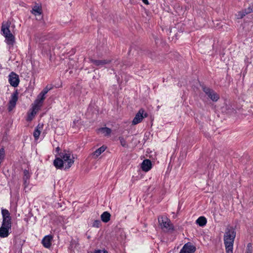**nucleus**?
I'll return each mask as SVG.
<instances>
[{
    "mask_svg": "<svg viewBox=\"0 0 253 253\" xmlns=\"http://www.w3.org/2000/svg\"><path fill=\"white\" fill-rule=\"evenodd\" d=\"M119 139L120 141L121 145L125 147V148H127L128 147V144H127V142L126 140V139L122 136H120L119 137Z\"/></svg>",
    "mask_w": 253,
    "mask_h": 253,
    "instance_id": "nucleus-28",
    "label": "nucleus"
},
{
    "mask_svg": "<svg viewBox=\"0 0 253 253\" xmlns=\"http://www.w3.org/2000/svg\"><path fill=\"white\" fill-rule=\"evenodd\" d=\"M236 235V231L232 227L226 228L223 239L226 253H233V244Z\"/></svg>",
    "mask_w": 253,
    "mask_h": 253,
    "instance_id": "nucleus-1",
    "label": "nucleus"
},
{
    "mask_svg": "<svg viewBox=\"0 0 253 253\" xmlns=\"http://www.w3.org/2000/svg\"><path fill=\"white\" fill-rule=\"evenodd\" d=\"M142 116L143 117V118H146L148 117V114L147 113H145V112L143 113V114H142Z\"/></svg>",
    "mask_w": 253,
    "mask_h": 253,
    "instance_id": "nucleus-35",
    "label": "nucleus"
},
{
    "mask_svg": "<svg viewBox=\"0 0 253 253\" xmlns=\"http://www.w3.org/2000/svg\"><path fill=\"white\" fill-rule=\"evenodd\" d=\"M111 214L108 211H104L101 215L102 221L105 223L108 222L110 220Z\"/></svg>",
    "mask_w": 253,
    "mask_h": 253,
    "instance_id": "nucleus-18",
    "label": "nucleus"
},
{
    "mask_svg": "<svg viewBox=\"0 0 253 253\" xmlns=\"http://www.w3.org/2000/svg\"><path fill=\"white\" fill-rule=\"evenodd\" d=\"M11 228L1 225L0 227V237L6 238L9 235V230Z\"/></svg>",
    "mask_w": 253,
    "mask_h": 253,
    "instance_id": "nucleus-11",
    "label": "nucleus"
},
{
    "mask_svg": "<svg viewBox=\"0 0 253 253\" xmlns=\"http://www.w3.org/2000/svg\"><path fill=\"white\" fill-rule=\"evenodd\" d=\"M60 150V149L59 147H57L56 148V151L58 153H59V151Z\"/></svg>",
    "mask_w": 253,
    "mask_h": 253,
    "instance_id": "nucleus-36",
    "label": "nucleus"
},
{
    "mask_svg": "<svg viewBox=\"0 0 253 253\" xmlns=\"http://www.w3.org/2000/svg\"><path fill=\"white\" fill-rule=\"evenodd\" d=\"M53 165L57 169H62L64 167V164L61 158H56L53 161Z\"/></svg>",
    "mask_w": 253,
    "mask_h": 253,
    "instance_id": "nucleus-15",
    "label": "nucleus"
},
{
    "mask_svg": "<svg viewBox=\"0 0 253 253\" xmlns=\"http://www.w3.org/2000/svg\"><path fill=\"white\" fill-rule=\"evenodd\" d=\"M152 168L151 161L149 159L144 160L141 164V169L144 171H149Z\"/></svg>",
    "mask_w": 253,
    "mask_h": 253,
    "instance_id": "nucleus-13",
    "label": "nucleus"
},
{
    "mask_svg": "<svg viewBox=\"0 0 253 253\" xmlns=\"http://www.w3.org/2000/svg\"><path fill=\"white\" fill-rule=\"evenodd\" d=\"M93 253H108V252L105 250H95Z\"/></svg>",
    "mask_w": 253,
    "mask_h": 253,
    "instance_id": "nucleus-32",
    "label": "nucleus"
},
{
    "mask_svg": "<svg viewBox=\"0 0 253 253\" xmlns=\"http://www.w3.org/2000/svg\"><path fill=\"white\" fill-rule=\"evenodd\" d=\"M195 251L196 247L191 243L188 242L183 246L179 253H193Z\"/></svg>",
    "mask_w": 253,
    "mask_h": 253,
    "instance_id": "nucleus-7",
    "label": "nucleus"
},
{
    "mask_svg": "<svg viewBox=\"0 0 253 253\" xmlns=\"http://www.w3.org/2000/svg\"><path fill=\"white\" fill-rule=\"evenodd\" d=\"M253 252V247L251 243H248L247 246V249L246 253H252Z\"/></svg>",
    "mask_w": 253,
    "mask_h": 253,
    "instance_id": "nucleus-29",
    "label": "nucleus"
},
{
    "mask_svg": "<svg viewBox=\"0 0 253 253\" xmlns=\"http://www.w3.org/2000/svg\"><path fill=\"white\" fill-rule=\"evenodd\" d=\"M52 88V87H48V85H47L45 88H44V89L42 91V92L46 94Z\"/></svg>",
    "mask_w": 253,
    "mask_h": 253,
    "instance_id": "nucleus-31",
    "label": "nucleus"
},
{
    "mask_svg": "<svg viewBox=\"0 0 253 253\" xmlns=\"http://www.w3.org/2000/svg\"><path fill=\"white\" fill-rule=\"evenodd\" d=\"M196 222L200 226L203 227L206 224L207 220L205 217L200 216L196 220Z\"/></svg>",
    "mask_w": 253,
    "mask_h": 253,
    "instance_id": "nucleus-19",
    "label": "nucleus"
},
{
    "mask_svg": "<svg viewBox=\"0 0 253 253\" xmlns=\"http://www.w3.org/2000/svg\"><path fill=\"white\" fill-rule=\"evenodd\" d=\"M18 98V92L17 90L14 91L11 95V98L8 102V110L11 111L15 107Z\"/></svg>",
    "mask_w": 253,
    "mask_h": 253,
    "instance_id": "nucleus-5",
    "label": "nucleus"
},
{
    "mask_svg": "<svg viewBox=\"0 0 253 253\" xmlns=\"http://www.w3.org/2000/svg\"><path fill=\"white\" fill-rule=\"evenodd\" d=\"M248 9H250V11L251 12H253V2L251 4V5L248 7Z\"/></svg>",
    "mask_w": 253,
    "mask_h": 253,
    "instance_id": "nucleus-33",
    "label": "nucleus"
},
{
    "mask_svg": "<svg viewBox=\"0 0 253 253\" xmlns=\"http://www.w3.org/2000/svg\"><path fill=\"white\" fill-rule=\"evenodd\" d=\"M10 24L11 22L9 21L2 23L1 32L3 36L12 34L9 30Z\"/></svg>",
    "mask_w": 253,
    "mask_h": 253,
    "instance_id": "nucleus-9",
    "label": "nucleus"
},
{
    "mask_svg": "<svg viewBox=\"0 0 253 253\" xmlns=\"http://www.w3.org/2000/svg\"><path fill=\"white\" fill-rule=\"evenodd\" d=\"M142 1L147 5H148L149 4L148 0H142Z\"/></svg>",
    "mask_w": 253,
    "mask_h": 253,
    "instance_id": "nucleus-34",
    "label": "nucleus"
},
{
    "mask_svg": "<svg viewBox=\"0 0 253 253\" xmlns=\"http://www.w3.org/2000/svg\"><path fill=\"white\" fill-rule=\"evenodd\" d=\"M144 112V110L143 109H140L138 113L136 114L134 117L132 123L133 125H135L139 123H140L143 120V117L142 116V114Z\"/></svg>",
    "mask_w": 253,
    "mask_h": 253,
    "instance_id": "nucleus-10",
    "label": "nucleus"
},
{
    "mask_svg": "<svg viewBox=\"0 0 253 253\" xmlns=\"http://www.w3.org/2000/svg\"><path fill=\"white\" fill-rule=\"evenodd\" d=\"M106 149V147L103 146L100 147L96 150L93 153L91 154L93 158L96 159L102 153H103Z\"/></svg>",
    "mask_w": 253,
    "mask_h": 253,
    "instance_id": "nucleus-17",
    "label": "nucleus"
},
{
    "mask_svg": "<svg viewBox=\"0 0 253 253\" xmlns=\"http://www.w3.org/2000/svg\"><path fill=\"white\" fill-rule=\"evenodd\" d=\"M60 157L62 159L65 169H69L72 167L75 162V157L71 152L64 150L59 154Z\"/></svg>",
    "mask_w": 253,
    "mask_h": 253,
    "instance_id": "nucleus-2",
    "label": "nucleus"
},
{
    "mask_svg": "<svg viewBox=\"0 0 253 253\" xmlns=\"http://www.w3.org/2000/svg\"><path fill=\"white\" fill-rule=\"evenodd\" d=\"M159 225L164 231H170L174 229L173 225L170 220L166 216H162L158 218Z\"/></svg>",
    "mask_w": 253,
    "mask_h": 253,
    "instance_id": "nucleus-3",
    "label": "nucleus"
},
{
    "mask_svg": "<svg viewBox=\"0 0 253 253\" xmlns=\"http://www.w3.org/2000/svg\"><path fill=\"white\" fill-rule=\"evenodd\" d=\"M99 132H101L103 133L104 136H109L111 133V129L110 128L105 127H101L98 129Z\"/></svg>",
    "mask_w": 253,
    "mask_h": 253,
    "instance_id": "nucleus-21",
    "label": "nucleus"
},
{
    "mask_svg": "<svg viewBox=\"0 0 253 253\" xmlns=\"http://www.w3.org/2000/svg\"><path fill=\"white\" fill-rule=\"evenodd\" d=\"M24 173V176H23V180H24V184L26 186L27 185V181L30 178V175L29 173V172L28 170L25 169L23 171Z\"/></svg>",
    "mask_w": 253,
    "mask_h": 253,
    "instance_id": "nucleus-24",
    "label": "nucleus"
},
{
    "mask_svg": "<svg viewBox=\"0 0 253 253\" xmlns=\"http://www.w3.org/2000/svg\"><path fill=\"white\" fill-rule=\"evenodd\" d=\"M45 94L42 92V91L41 93L38 95L37 99L35 101V102L37 103V105L41 104L42 103L43 100L45 99Z\"/></svg>",
    "mask_w": 253,
    "mask_h": 253,
    "instance_id": "nucleus-20",
    "label": "nucleus"
},
{
    "mask_svg": "<svg viewBox=\"0 0 253 253\" xmlns=\"http://www.w3.org/2000/svg\"><path fill=\"white\" fill-rule=\"evenodd\" d=\"M8 81L10 85L13 87H17L19 83L18 76L14 72H11L8 76Z\"/></svg>",
    "mask_w": 253,
    "mask_h": 253,
    "instance_id": "nucleus-6",
    "label": "nucleus"
},
{
    "mask_svg": "<svg viewBox=\"0 0 253 253\" xmlns=\"http://www.w3.org/2000/svg\"><path fill=\"white\" fill-rule=\"evenodd\" d=\"M90 61L95 66L101 68L104 67L106 64H110L112 62V60L110 59L95 60L90 59Z\"/></svg>",
    "mask_w": 253,
    "mask_h": 253,
    "instance_id": "nucleus-8",
    "label": "nucleus"
},
{
    "mask_svg": "<svg viewBox=\"0 0 253 253\" xmlns=\"http://www.w3.org/2000/svg\"><path fill=\"white\" fill-rule=\"evenodd\" d=\"M1 214L2 216V218H11L10 216V214L9 211L6 209H2L1 210Z\"/></svg>",
    "mask_w": 253,
    "mask_h": 253,
    "instance_id": "nucleus-26",
    "label": "nucleus"
},
{
    "mask_svg": "<svg viewBox=\"0 0 253 253\" xmlns=\"http://www.w3.org/2000/svg\"><path fill=\"white\" fill-rule=\"evenodd\" d=\"M36 114V112L35 111V109L33 108V110L31 113L28 114V117L27 118V121H31L33 120L34 117Z\"/></svg>",
    "mask_w": 253,
    "mask_h": 253,
    "instance_id": "nucleus-27",
    "label": "nucleus"
},
{
    "mask_svg": "<svg viewBox=\"0 0 253 253\" xmlns=\"http://www.w3.org/2000/svg\"><path fill=\"white\" fill-rule=\"evenodd\" d=\"M31 12L35 15H41L42 13V7L40 6L35 5L33 8Z\"/></svg>",
    "mask_w": 253,
    "mask_h": 253,
    "instance_id": "nucleus-23",
    "label": "nucleus"
},
{
    "mask_svg": "<svg viewBox=\"0 0 253 253\" xmlns=\"http://www.w3.org/2000/svg\"><path fill=\"white\" fill-rule=\"evenodd\" d=\"M203 91L213 101H217L219 98V95L212 89L205 85L202 86Z\"/></svg>",
    "mask_w": 253,
    "mask_h": 253,
    "instance_id": "nucleus-4",
    "label": "nucleus"
},
{
    "mask_svg": "<svg viewBox=\"0 0 253 253\" xmlns=\"http://www.w3.org/2000/svg\"><path fill=\"white\" fill-rule=\"evenodd\" d=\"M1 225L9 227L11 228L12 226V219L11 218H2V221Z\"/></svg>",
    "mask_w": 253,
    "mask_h": 253,
    "instance_id": "nucleus-22",
    "label": "nucleus"
},
{
    "mask_svg": "<svg viewBox=\"0 0 253 253\" xmlns=\"http://www.w3.org/2000/svg\"><path fill=\"white\" fill-rule=\"evenodd\" d=\"M52 238L51 235L45 236L42 240V242L43 246L46 248H49L51 245Z\"/></svg>",
    "mask_w": 253,
    "mask_h": 253,
    "instance_id": "nucleus-12",
    "label": "nucleus"
},
{
    "mask_svg": "<svg viewBox=\"0 0 253 253\" xmlns=\"http://www.w3.org/2000/svg\"><path fill=\"white\" fill-rule=\"evenodd\" d=\"M251 13L250 11V9L248 8L245 9L244 10H243L242 11H239L238 12V18L242 19L246 15Z\"/></svg>",
    "mask_w": 253,
    "mask_h": 253,
    "instance_id": "nucleus-25",
    "label": "nucleus"
},
{
    "mask_svg": "<svg viewBox=\"0 0 253 253\" xmlns=\"http://www.w3.org/2000/svg\"><path fill=\"white\" fill-rule=\"evenodd\" d=\"M5 38V42L9 45L10 47H12L13 46L14 43H15V37L12 34H9L7 35H5L4 36Z\"/></svg>",
    "mask_w": 253,
    "mask_h": 253,
    "instance_id": "nucleus-14",
    "label": "nucleus"
},
{
    "mask_svg": "<svg viewBox=\"0 0 253 253\" xmlns=\"http://www.w3.org/2000/svg\"><path fill=\"white\" fill-rule=\"evenodd\" d=\"M101 224V222L99 220H95L92 223V226L94 227H99Z\"/></svg>",
    "mask_w": 253,
    "mask_h": 253,
    "instance_id": "nucleus-30",
    "label": "nucleus"
},
{
    "mask_svg": "<svg viewBox=\"0 0 253 253\" xmlns=\"http://www.w3.org/2000/svg\"><path fill=\"white\" fill-rule=\"evenodd\" d=\"M42 125L39 124L35 128L34 133L33 136L35 138V140H38L39 138V136L41 134V130L42 128Z\"/></svg>",
    "mask_w": 253,
    "mask_h": 253,
    "instance_id": "nucleus-16",
    "label": "nucleus"
}]
</instances>
